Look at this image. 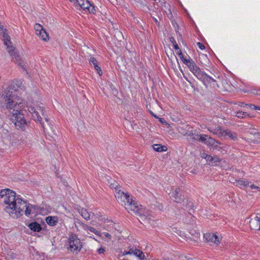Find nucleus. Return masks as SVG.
<instances>
[{"label":"nucleus","mask_w":260,"mask_h":260,"mask_svg":"<svg viewBox=\"0 0 260 260\" xmlns=\"http://www.w3.org/2000/svg\"><path fill=\"white\" fill-rule=\"evenodd\" d=\"M0 203L5 206V211L14 218H18L24 213L28 216L34 213L35 210L34 206L16 197V193L9 189L1 191Z\"/></svg>","instance_id":"obj_1"},{"label":"nucleus","mask_w":260,"mask_h":260,"mask_svg":"<svg viewBox=\"0 0 260 260\" xmlns=\"http://www.w3.org/2000/svg\"><path fill=\"white\" fill-rule=\"evenodd\" d=\"M23 82L20 80L13 81L3 92L2 99L5 109L12 115L22 112L24 108V102L16 93L17 88L23 89Z\"/></svg>","instance_id":"obj_2"},{"label":"nucleus","mask_w":260,"mask_h":260,"mask_svg":"<svg viewBox=\"0 0 260 260\" xmlns=\"http://www.w3.org/2000/svg\"><path fill=\"white\" fill-rule=\"evenodd\" d=\"M177 50L178 52L176 53L179 55L182 61L188 67L189 70L198 79L203 82L205 85L211 84L215 85L216 83L215 80L202 71L192 59L185 58L180 49Z\"/></svg>","instance_id":"obj_3"},{"label":"nucleus","mask_w":260,"mask_h":260,"mask_svg":"<svg viewBox=\"0 0 260 260\" xmlns=\"http://www.w3.org/2000/svg\"><path fill=\"white\" fill-rule=\"evenodd\" d=\"M0 38L3 40L6 46V50L10 54L14 61L20 66L23 71H26L27 64L18 54L14 52L15 48L13 46L10 40V37L8 34V30L4 28L0 23Z\"/></svg>","instance_id":"obj_4"},{"label":"nucleus","mask_w":260,"mask_h":260,"mask_svg":"<svg viewBox=\"0 0 260 260\" xmlns=\"http://www.w3.org/2000/svg\"><path fill=\"white\" fill-rule=\"evenodd\" d=\"M125 208L131 214L140 216L142 220L146 219L149 216V211L141 205H139L133 198L128 203H125Z\"/></svg>","instance_id":"obj_5"},{"label":"nucleus","mask_w":260,"mask_h":260,"mask_svg":"<svg viewBox=\"0 0 260 260\" xmlns=\"http://www.w3.org/2000/svg\"><path fill=\"white\" fill-rule=\"evenodd\" d=\"M83 247L82 242L78 236L72 233L70 235L67 244V249L74 254H78Z\"/></svg>","instance_id":"obj_6"},{"label":"nucleus","mask_w":260,"mask_h":260,"mask_svg":"<svg viewBox=\"0 0 260 260\" xmlns=\"http://www.w3.org/2000/svg\"><path fill=\"white\" fill-rule=\"evenodd\" d=\"M27 111L31 117L32 119L37 122L40 123L44 131L47 132L48 129L46 125L42 122V118L41 117L40 112L44 116V109L43 107L40 106H27Z\"/></svg>","instance_id":"obj_7"},{"label":"nucleus","mask_w":260,"mask_h":260,"mask_svg":"<svg viewBox=\"0 0 260 260\" xmlns=\"http://www.w3.org/2000/svg\"><path fill=\"white\" fill-rule=\"evenodd\" d=\"M11 120L14 123L16 128L19 131L25 130L29 125V122L26 120L21 112L12 114Z\"/></svg>","instance_id":"obj_8"},{"label":"nucleus","mask_w":260,"mask_h":260,"mask_svg":"<svg viewBox=\"0 0 260 260\" xmlns=\"http://www.w3.org/2000/svg\"><path fill=\"white\" fill-rule=\"evenodd\" d=\"M213 134L217 135L218 137H228L233 140L237 139V135L236 133L230 131V129H225L221 126H218L217 128L210 131Z\"/></svg>","instance_id":"obj_9"},{"label":"nucleus","mask_w":260,"mask_h":260,"mask_svg":"<svg viewBox=\"0 0 260 260\" xmlns=\"http://www.w3.org/2000/svg\"><path fill=\"white\" fill-rule=\"evenodd\" d=\"M120 188L119 186L115 187V196L118 202L123 203L125 206V203H128L132 198L128 194L122 191Z\"/></svg>","instance_id":"obj_10"},{"label":"nucleus","mask_w":260,"mask_h":260,"mask_svg":"<svg viewBox=\"0 0 260 260\" xmlns=\"http://www.w3.org/2000/svg\"><path fill=\"white\" fill-rule=\"evenodd\" d=\"M34 29L36 31V35L39 37L40 40L45 42L49 41V35L41 24L36 23L34 25Z\"/></svg>","instance_id":"obj_11"},{"label":"nucleus","mask_w":260,"mask_h":260,"mask_svg":"<svg viewBox=\"0 0 260 260\" xmlns=\"http://www.w3.org/2000/svg\"><path fill=\"white\" fill-rule=\"evenodd\" d=\"M133 254L137 257L140 260H145V257L144 253L138 249L129 246L127 247V251H124L122 252V255Z\"/></svg>","instance_id":"obj_12"},{"label":"nucleus","mask_w":260,"mask_h":260,"mask_svg":"<svg viewBox=\"0 0 260 260\" xmlns=\"http://www.w3.org/2000/svg\"><path fill=\"white\" fill-rule=\"evenodd\" d=\"M169 194L176 203H181L184 200V197L181 194V188L179 187H172Z\"/></svg>","instance_id":"obj_13"},{"label":"nucleus","mask_w":260,"mask_h":260,"mask_svg":"<svg viewBox=\"0 0 260 260\" xmlns=\"http://www.w3.org/2000/svg\"><path fill=\"white\" fill-rule=\"evenodd\" d=\"M78 5L84 10H87L90 13H94L95 9L88 0H76Z\"/></svg>","instance_id":"obj_14"},{"label":"nucleus","mask_w":260,"mask_h":260,"mask_svg":"<svg viewBox=\"0 0 260 260\" xmlns=\"http://www.w3.org/2000/svg\"><path fill=\"white\" fill-rule=\"evenodd\" d=\"M204 237L208 242H211L216 245H218L220 242V238L217 236L215 233H207L204 234Z\"/></svg>","instance_id":"obj_15"},{"label":"nucleus","mask_w":260,"mask_h":260,"mask_svg":"<svg viewBox=\"0 0 260 260\" xmlns=\"http://www.w3.org/2000/svg\"><path fill=\"white\" fill-rule=\"evenodd\" d=\"M249 224L251 229L260 230V214L252 216L249 221Z\"/></svg>","instance_id":"obj_16"},{"label":"nucleus","mask_w":260,"mask_h":260,"mask_svg":"<svg viewBox=\"0 0 260 260\" xmlns=\"http://www.w3.org/2000/svg\"><path fill=\"white\" fill-rule=\"evenodd\" d=\"M218 144H220V142L218 141H216L210 137L208 138V140L206 143V145L208 146L210 149L213 150L218 149Z\"/></svg>","instance_id":"obj_17"},{"label":"nucleus","mask_w":260,"mask_h":260,"mask_svg":"<svg viewBox=\"0 0 260 260\" xmlns=\"http://www.w3.org/2000/svg\"><path fill=\"white\" fill-rule=\"evenodd\" d=\"M1 137L0 139L2 141L8 140L10 141L11 139V136L9 131L5 128H2L0 129Z\"/></svg>","instance_id":"obj_18"},{"label":"nucleus","mask_w":260,"mask_h":260,"mask_svg":"<svg viewBox=\"0 0 260 260\" xmlns=\"http://www.w3.org/2000/svg\"><path fill=\"white\" fill-rule=\"evenodd\" d=\"M221 160V159L219 157L217 156H212L210 155L207 161L212 166H217Z\"/></svg>","instance_id":"obj_19"},{"label":"nucleus","mask_w":260,"mask_h":260,"mask_svg":"<svg viewBox=\"0 0 260 260\" xmlns=\"http://www.w3.org/2000/svg\"><path fill=\"white\" fill-rule=\"evenodd\" d=\"M46 222L50 226H55L58 222L57 216H48L46 218Z\"/></svg>","instance_id":"obj_20"},{"label":"nucleus","mask_w":260,"mask_h":260,"mask_svg":"<svg viewBox=\"0 0 260 260\" xmlns=\"http://www.w3.org/2000/svg\"><path fill=\"white\" fill-rule=\"evenodd\" d=\"M78 211L85 220H88L90 219V215L86 209L83 208H78Z\"/></svg>","instance_id":"obj_21"},{"label":"nucleus","mask_w":260,"mask_h":260,"mask_svg":"<svg viewBox=\"0 0 260 260\" xmlns=\"http://www.w3.org/2000/svg\"><path fill=\"white\" fill-rule=\"evenodd\" d=\"M28 227L34 232H40L42 230L41 225L37 222L30 223Z\"/></svg>","instance_id":"obj_22"},{"label":"nucleus","mask_w":260,"mask_h":260,"mask_svg":"<svg viewBox=\"0 0 260 260\" xmlns=\"http://www.w3.org/2000/svg\"><path fill=\"white\" fill-rule=\"evenodd\" d=\"M230 146L229 145H227L226 144L222 145L220 143V144H218V149H216V150H217L219 151H220L221 153H222L223 154H227L229 150Z\"/></svg>","instance_id":"obj_23"},{"label":"nucleus","mask_w":260,"mask_h":260,"mask_svg":"<svg viewBox=\"0 0 260 260\" xmlns=\"http://www.w3.org/2000/svg\"><path fill=\"white\" fill-rule=\"evenodd\" d=\"M152 147L153 149L157 152H164L167 150V147L161 144H154Z\"/></svg>","instance_id":"obj_24"},{"label":"nucleus","mask_w":260,"mask_h":260,"mask_svg":"<svg viewBox=\"0 0 260 260\" xmlns=\"http://www.w3.org/2000/svg\"><path fill=\"white\" fill-rule=\"evenodd\" d=\"M75 224L76 226H77L78 225L81 226L84 231H86V232H88V229L89 226L85 224L79 219H76L75 220Z\"/></svg>","instance_id":"obj_25"},{"label":"nucleus","mask_w":260,"mask_h":260,"mask_svg":"<svg viewBox=\"0 0 260 260\" xmlns=\"http://www.w3.org/2000/svg\"><path fill=\"white\" fill-rule=\"evenodd\" d=\"M185 135H187L188 136L191 137V139L194 141H199V138L200 135L196 133H193L192 132H189L188 133H186Z\"/></svg>","instance_id":"obj_26"},{"label":"nucleus","mask_w":260,"mask_h":260,"mask_svg":"<svg viewBox=\"0 0 260 260\" xmlns=\"http://www.w3.org/2000/svg\"><path fill=\"white\" fill-rule=\"evenodd\" d=\"M248 114L247 112L239 111L235 112V116L239 118H244L246 116H248Z\"/></svg>","instance_id":"obj_27"},{"label":"nucleus","mask_w":260,"mask_h":260,"mask_svg":"<svg viewBox=\"0 0 260 260\" xmlns=\"http://www.w3.org/2000/svg\"><path fill=\"white\" fill-rule=\"evenodd\" d=\"M183 206L188 210L192 209L193 208V203L188 200H186L184 202Z\"/></svg>","instance_id":"obj_28"},{"label":"nucleus","mask_w":260,"mask_h":260,"mask_svg":"<svg viewBox=\"0 0 260 260\" xmlns=\"http://www.w3.org/2000/svg\"><path fill=\"white\" fill-rule=\"evenodd\" d=\"M90 232L93 233L97 236H100V232L93 227L89 226L87 233L90 234Z\"/></svg>","instance_id":"obj_29"},{"label":"nucleus","mask_w":260,"mask_h":260,"mask_svg":"<svg viewBox=\"0 0 260 260\" xmlns=\"http://www.w3.org/2000/svg\"><path fill=\"white\" fill-rule=\"evenodd\" d=\"M238 185H241V186H246L249 184V182L248 180H236Z\"/></svg>","instance_id":"obj_30"},{"label":"nucleus","mask_w":260,"mask_h":260,"mask_svg":"<svg viewBox=\"0 0 260 260\" xmlns=\"http://www.w3.org/2000/svg\"><path fill=\"white\" fill-rule=\"evenodd\" d=\"M16 257V255L13 252L10 251L7 254L6 257L8 259H13Z\"/></svg>","instance_id":"obj_31"},{"label":"nucleus","mask_w":260,"mask_h":260,"mask_svg":"<svg viewBox=\"0 0 260 260\" xmlns=\"http://www.w3.org/2000/svg\"><path fill=\"white\" fill-rule=\"evenodd\" d=\"M208 137L207 135H203L200 136V139L199 141H201L202 142L204 143L205 144H206V141L208 140Z\"/></svg>","instance_id":"obj_32"},{"label":"nucleus","mask_w":260,"mask_h":260,"mask_svg":"<svg viewBox=\"0 0 260 260\" xmlns=\"http://www.w3.org/2000/svg\"><path fill=\"white\" fill-rule=\"evenodd\" d=\"M89 60L90 64H92L94 67L98 64V61L94 57H90Z\"/></svg>","instance_id":"obj_33"},{"label":"nucleus","mask_w":260,"mask_h":260,"mask_svg":"<svg viewBox=\"0 0 260 260\" xmlns=\"http://www.w3.org/2000/svg\"><path fill=\"white\" fill-rule=\"evenodd\" d=\"M210 155L207 154L205 151H203V152H201L200 153V156L203 158H205L206 161L208 160V157Z\"/></svg>","instance_id":"obj_34"},{"label":"nucleus","mask_w":260,"mask_h":260,"mask_svg":"<svg viewBox=\"0 0 260 260\" xmlns=\"http://www.w3.org/2000/svg\"><path fill=\"white\" fill-rule=\"evenodd\" d=\"M94 69L95 70L97 71L98 74L100 75V76H101L102 74H103V72L101 69V67H100L98 64L96 65L95 67H94Z\"/></svg>","instance_id":"obj_35"},{"label":"nucleus","mask_w":260,"mask_h":260,"mask_svg":"<svg viewBox=\"0 0 260 260\" xmlns=\"http://www.w3.org/2000/svg\"><path fill=\"white\" fill-rule=\"evenodd\" d=\"M171 41H172V42L173 43V44L174 45V49L175 50H179V46L177 45V44L176 42V41H175L174 39L173 38H171Z\"/></svg>","instance_id":"obj_36"},{"label":"nucleus","mask_w":260,"mask_h":260,"mask_svg":"<svg viewBox=\"0 0 260 260\" xmlns=\"http://www.w3.org/2000/svg\"><path fill=\"white\" fill-rule=\"evenodd\" d=\"M97 252L99 254H103L105 252V248L101 247L97 250Z\"/></svg>","instance_id":"obj_37"},{"label":"nucleus","mask_w":260,"mask_h":260,"mask_svg":"<svg viewBox=\"0 0 260 260\" xmlns=\"http://www.w3.org/2000/svg\"><path fill=\"white\" fill-rule=\"evenodd\" d=\"M197 45H198V47H199L200 49H201V50H203V49H205V46H204V45L202 43H200V42H198V43H197Z\"/></svg>","instance_id":"obj_38"},{"label":"nucleus","mask_w":260,"mask_h":260,"mask_svg":"<svg viewBox=\"0 0 260 260\" xmlns=\"http://www.w3.org/2000/svg\"><path fill=\"white\" fill-rule=\"evenodd\" d=\"M250 188L251 189H256L258 191H260V187H259L258 186H255L253 184H251L250 185Z\"/></svg>","instance_id":"obj_39"},{"label":"nucleus","mask_w":260,"mask_h":260,"mask_svg":"<svg viewBox=\"0 0 260 260\" xmlns=\"http://www.w3.org/2000/svg\"><path fill=\"white\" fill-rule=\"evenodd\" d=\"M104 236L108 238L109 239H111V236L108 233H105Z\"/></svg>","instance_id":"obj_40"},{"label":"nucleus","mask_w":260,"mask_h":260,"mask_svg":"<svg viewBox=\"0 0 260 260\" xmlns=\"http://www.w3.org/2000/svg\"><path fill=\"white\" fill-rule=\"evenodd\" d=\"M241 107H244V106H246L248 105V104H245L244 103H240L239 105Z\"/></svg>","instance_id":"obj_41"},{"label":"nucleus","mask_w":260,"mask_h":260,"mask_svg":"<svg viewBox=\"0 0 260 260\" xmlns=\"http://www.w3.org/2000/svg\"><path fill=\"white\" fill-rule=\"evenodd\" d=\"M247 106H248L251 109H254V106H256L255 105L252 104H248Z\"/></svg>","instance_id":"obj_42"},{"label":"nucleus","mask_w":260,"mask_h":260,"mask_svg":"<svg viewBox=\"0 0 260 260\" xmlns=\"http://www.w3.org/2000/svg\"><path fill=\"white\" fill-rule=\"evenodd\" d=\"M44 118H45V121L47 122V125L49 126V119L48 118L46 117H44Z\"/></svg>","instance_id":"obj_43"},{"label":"nucleus","mask_w":260,"mask_h":260,"mask_svg":"<svg viewBox=\"0 0 260 260\" xmlns=\"http://www.w3.org/2000/svg\"><path fill=\"white\" fill-rule=\"evenodd\" d=\"M254 110H260V106H254Z\"/></svg>","instance_id":"obj_44"},{"label":"nucleus","mask_w":260,"mask_h":260,"mask_svg":"<svg viewBox=\"0 0 260 260\" xmlns=\"http://www.w3.org/2000/svg\"><path fill=\"white\" fill-rule=\"evenodd\" d=\"M71 2H74V0H69Z\"/></svg>","instance_id":"obj_45"},{"label":"nucleus","mask_w":260,"mask_h":260,"mask_svg":"<svg viewBox=\"0 0 260 260\" xmlns=\"http://www.w3.org/2000/svg\"><path fill=\"white\" fill-rule=\"evenodd\" d=\"M152 115L154 116V117H156V115H154L153 114H152Z\"/></svg>","instance_id":"obj_46"},{"label":"nucleus","mask_w":260,"mask_h":260,"mask_svg":"<svg viewBox=\"0 0 260 260\" xmlns=\"http://www.w3.org/2000/svg\"><path fill=\"white\" fill-rule=\"evenodd\" d=\"M120 34V31H118V34Z\"/></svg>","instance_id":"obj_47"}]
</instances>
